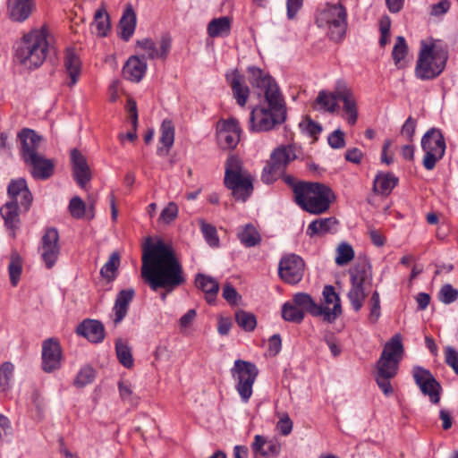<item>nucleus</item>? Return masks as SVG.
Returning <instances> with one entry per match:
<instances>
[{
	"label": "nucleus",
	"instance_id": "09e8293b",
	"mask_svg": "<svg viewBox=\"0 0 458 458\" xmlns=\"http://www.w3.org/2000/svg\"><path fill=\"white\" fill-rule=\"evenodd\" d=\"M22 271V261L18 254V252L14 251L12 253L10 258V263L8 266V273L10 276V282L13 286H16L20 280L21 275Z\"/></svg>",
	"mask_w": 458,
	"mask_h": 458
},
{
	"label": "nucleus",
	"instance_id": "72a5a7b5",
	"mask_svg": "<svg viewBox=\"0 0 458 458\" xmlns=\"http://www.w3.org/2000/svg\"><path fill=\"white\" fill-rule=\"evenodd\" d=\"M64 65L65 71L71 80L69 86L72 87L78 81L81 75V62L80 57L77 55L75 51L72 48H68L65 52Z\"/></svg>",
	"mask_w": 458,
	"mask_h": 458
},
{
	"label": "nucleus",
	"instance_id": "473e14b6",
	"mask_svg": "<svg viewBox=\"0 0 458 458\" xmlns=\"http://www.w3.org/2000/svg\"><path fill=\"white\" fill-rule=\"evenodd\" d=\"M174 142V125L170 119H165L160 126L159 143L162 147H157V154L159 157L168 155L170 148Z\"/></svg>",
	"mask_w": 458,
	"mask_h": 458
},
{
	"label": "nucleus",
	"instance_id": "5fc2aeb1",
	"mask_svg": "<svg viewBox=\"0 0 458 458\" xmlns=\"http://www.w3.org/2000/svg\"><path fill=\"white\" fill-rule=\"evenodd\" d=\"M369 320L371 324H376L381 316L380 297L377 291H375L372 293L369 301Z\"/></svg>",
	"mask_w": 458,
	"mask_h": 458
},
{
	"label": "nucleus",
	"instance_id": "6e6552de",
	"mask_svg": "<svg viewBox=\"0 0 458 458\" xmlns=\"http://www.w3.org/2000/svg\"><path fill=\"white\" fill-rule=\"evenodd\" d=\"M232 377L235 382V389L240 395L241 401L247 403L253 393V385L259 375L257 366L243 360H236L230 369Z\"/></svg>",
	"mask_w": 458,
	"mask_h": 458
},
{
	"label": "nucleus",
	"instance_id": "bf43d9fd",
	"mask_svg": "<svg viewBox=\"0 0 458 458\" xmlns=\"http://www.w3.org/2000/svg\"><path fill=\"white\" fill-rule=\"evenodd\" d=\"M281 452V445L276 439H267L264 452L261 456L264 458H276Z\"/></svg>",
	"mask_w": 458,
	"mask_h": 458
},
{
	"label": "nucleus",
	"instance_id": "5701e85b",
	"mask_svg": "<svg viewBox=\"0 0 458 458\" xmlns=\"http://www.w3.org/2000/svg\"><path fill=\"white\" fill-rule=\"evenodd\" d=\"M225 79L231 87L233 96L236 99L237 104L240 106H245L250 91L244 83V77L238 70H233L225 74Z\"/></svg>",
	"mask_w": 458,
	"mask_h": 458
},
{
	"label": "nucleus",
	"instance_id": "e433bc0d",
	"mask_svg": "<svg viewBox=\"0 0 458 458\" xmlns=\"http://www.w3.org/2000/svg\"><path fill=\"white\" fill-rule=\"evenodd\" d=\"M232 20L222 16L211 20L207 26V33L210 38H225L230 35Z\"/></svg>",
	"mask_w": 458,
	"mask_h": 458
},
{
	"label": "nucleus",
	"instance_id": "f3484780",
	"mask_svg": "<svg viewBox=\"0 0 458 458\" xmlns=\"http://www.w3.org/2000/svg\"><path fill=\"white\" fill-rule=\"evenodd\" d=\"M17 138L20 141V156L24 163L30 160L31 156L40 154L39 148L43 139L36 131L23 128L18 132Z\"/></svg>",
	"mask_w": 458,
	"mask_h": 458
},
{
	"label": "nucleus",
	"instance_id": "774afa93",
	"mask_svg": "<svg viewBox=\"0 0 458 458\" xmlns=\"http://www.w3.org/2000/svg\"><path fill=\"white\" fill-rule=\"evenodd\" d=\"M445 362L458 375V352L453 347H446L445 351Z\"/></svg>",
	"mask_w": 458,
	"mask_h": 458
},
{
	"label": "nucleus",
	"instance_id": "1a4fd4ad",
	"mask_svg": "<svg viewBox=\"0 0 458 458\" xmlns=\"http://www.w3.org/2000/svg\"><path fill=\"white\" fill-rule=\"evenodd\" d=\"M421 148L424 151L422 165L425 169L433 170L437 163L443 158L446 149L445 137L440 129L430 128L421 138Z\"/></svg>",
	"mask_w": 458,
	"mask_h": 458
},
{
	"label": "nucleus",
	"instance_id": "a211bd4d",
	"mask_svg": "<svg viewBox=\"0 0 458 458\" xmlns=\"http://www.w3.org/2000/svg\"><path fill=\"white\" fill-rule=\"evenodd\" d=\"M248 81L250 84L264 92V98L269 93L281 94L280 89L276 81L262 69L251 65L247 68Z\"/></svg>",
	"mask_w": 458,
	"mask_h": 458
},
{
	"label": "nucleus",
	"instance_id": "39448f33",
	"mask_svg": "<svg viewBox=\"0 0 458 458\" xmlns=\"http://www.w3.org/2000/svg\"><path fill=\"white\" fill-rule=\"evenodd\" d=\"M334 199L333 191L326 184L319 182L300 185L295 191L296 204L313 215H319L328 210Z\"/></svg>",
	"mask_w": 458,
	"mask_h": 458
},
{
	"label": "nucleus",
	"instance_id": "b1692460",
	"mask_svg": "<svg viewBox=\"0 0 458 458\" xmlns=\"http://www.w3.org/2000/svg\"><path fill=\"white\" fill-rule=\"evenodd\" d=\"M36 8L34 0H8L7 15L16 22H23L29 19Z\"/></svg>",
	"mask_w": 458,
	"mask_h": 458
},
{
	"label": "nucleus",
	"instance_id": "aec40b11",
	"mask_svg": "<svg viewBox=\"0 0 458 458\" xmlns=\"http://www.w3.org/2000/svg\"><path fill=\"white\" fill-rule=\"evenodd\" d=\"M70 157L73 178L80 187L84 188L91 180V173L87 159L77 148L71 150Z\"/></svg>",
	"mask_w": 458,
	"mask_h": 458
},
{
	"label": "nucleus",
	"instance_id": "f8f14e48",
	"mask_svg": "<svg viewBox=\"0 0 458 458\" xmlns=\"http://www.w3.org/2000/svg\"><path fill=\"white\" fill-rule=\"evenodd\" d=\"M38 252L47 268H52L60 255L59 233L55 227L46 229L38 246Z\"/></svg>",
	"mask_w": 458,
	"mask_h": 458
},
{
	"label": "nucleus",
	"instance_id": "393cba45",
	"mask_svg": "<svg viewBox=\"0 0 458 458\" xmlns=\"http://www.w3.org/2000/svg\"><path fill=\"white\" fill-rule=\"evenodd\" d=\"M76 333L88 339L90 343L99 344L105 339V327L102 322L96 319H85L76 328Z\"/></svg>",
	"mask_w": 458,
	"mask_h": 458
},
{
	"label": "nucleus",
	"instance_id": "412c9836",
	"mask_svg": "<svg viewBox=\"0 0 458 458\" xmlns=\"http://www.w3.org/2000/svg\"><path fill=\"white\" fill-rule=\"evenodd\" d=\"M24 164L30 167V174L36 180H47L55 172V161L47 158L41 153L35 157L31 156V158Z\"/></svg>",
	"mask_w": 458,
	"mask_h": 458
},
{
	"label": "nucleus",
	"instance_id": "4d7b16f0",
	"mask_svg": "<svg viewBox=\"0 0 458 458\" xmlns=\"http://www.w3.org/2000/svg\"><path fill=\"white\" fill-rule=\"evenodd\" d=\"M94 377L95 372L90 366L82 367L74 379V385L78 387H83L91 383Z\"/></svg>",
	"mask_w": 458,
	"mask_h": 458
},
{
	"label": "nucleus",
	"instance_id": "49530a36",
	"mask_svg": "<svg viewBox=\"0 0 458 458\" xmlns=\"http://www.w3.org/2000/svg\"><path fill=\"white\" fill-rule=\"evenodd\" d=\"M305 313L293 301L284 303L282 307V318L288 322L300 324L304 319Z\"/></svg>",
	"mask_w": 458,
	"mask_h": 458
},
{
	"label": "nucleus",
	"instance_id": "7c9ffc66",
	"mask_svg": "<svg viewBox=\"0 0 458 458\" xmlns=\"http://www.w3.org/2000/svg\"><path fill=\"white\" fill-rule=\"evenodd\" d=\"M339 107L338 98H336V83L334 87L333 92L327 90H320L313 103L315 110L334 114Z\"/></svg>",
	"mask_w": 458,
	"mask_h": 458
},
{
	"label": "nucleus",
	"instance_id": "a878e982",
	"mask_svg": "<svg viewBox=\"0 0 458 458\" xmlns=\"http://www.w3.org/2000/svg\"><path fill=\"white\" fill-rule=\"evenodd\" d=\"M147 71L145 57L131 56L123 67V77L132 82H140Z\"/></svg>",
	"mask_w": 458,
	"mask_h": 458
},
{
	"label": "nucleus",
	"instance_id": "6e6d98bb",
	"mask_svg": "<svg viewBox=\"0 0 458 458\" xmlns=\"http://www.w3.org/2000/svg\"><path fill=\"white\" fill-rule=\"evenodd\" d=\"M458 299V290L452 284H444L438 292V300L444 304H451Z\"/></svg>",
	"mask_w": 458,
	"mask_h": 458
},
{
	"label": "nucleus",
	"instance_id": "603ef678",
	"mask_svg": "<svg viewBox=\"0 0 458 458\" xmlns=\"http://www.w3.org/2000/svg\"><path fill=\"white\" fill-rule=\"evenodd\" d=\"M408 53V46L403 36H398L392 51V57L396 66H400L401 62L405 58Z\"/></svg>",
	"mask_w": 458,
	"mask_h": 458
},
{
	"label": "nucleus",
	"instance_id": "ddd939ff",
	"mask_svg": "<svg viewBox=\"0 0 458 458\" xmlns=\"http://www.w3.org/2000/svg\"><path fill=\"white\" fill-rule=\"evenodd\" d=\"M412 374L415 383L420 387L421 393L428 395L432 403H438L442 388L432 373L428 369L417 366L414 367Z\"/></svg>",
	"mask_w": 458,
	"mask_h": 458
},
{
	"label": "nucleus",
	"instance_id": "0e129e2a",
	"mask_svg": "<svg viewBox=\"0 0 458 458\" xmlns=\"http://www.w3.org/2000/svg\"><path fill=\"white\" fill-rule=\"evenodd\" d=\"M178 207L174 202H170L161 212L160 219L169 224L177 217Z\"/></svg>",
	"mask_w": 458,
	"mask_h": 458
},
{
	"label": "nucleus",
	"instance_id": "f257e3e1",
	"mask_svg": "<svg viewBox=\"0 0 458 458\" xmlns=\"http://www.w3.org/2000/svg\"><path fill=\"white\" fill-rule=\"evenodd\" d=\"M141 276L152 291L163 289V301L170 293L186 282L182 266L173 247L158 240L152 242L147 239L141 258Z\"/></svg>",
	"mask_w": 458,
	"mask_h": 458
},
{
	"label": "nucleus",
	"instance_id": "7ed1b4c3",
	"mask_svg": "<svg viewBox=\"0 0 458 458\" xmlns=\"http://www.w3.org/2000/svg\"><path fill=\"white\" fill-rule=\"evenodd\" d=\"M48 29L43 25L23 35L15 50V59L25 68L33 70L46 61L49 51Z\"/></svg>",
	"mask_w": 458,
	"mask_h": 458
},
{
	"label": "nucleus",
	"instance_id": "de8ad7c7",
	"mask_svg": "<svg viewBox=\"0 0 458 458\" xmlns=\"http://www.w3.org/2000/svg\"><path fill=\"white\" fill-rule=\"evenodd\" d=\"M115 352L119 362L125 368L131 369L133 364L131 350L127 344L119 339L115 342Z\"/></svg>",
	"mask_w": 458,
	"mask_h": 458
},
{
	"label": "nucleus",
	"instance_id": "ea45409f",
	"mask_svg": "<svg viewBox=\"0 0 458 458\" xmlns=\"http://www.w3.org/2000/svg\"><path fill=\"white\" fill-rule=\"evenodd\" d=\"M337 221L335 217H326L313 220L307 227L306 233L310 237L323 235L331 232Z\"/></svg>",
	"mask_w": 458,
	"mask_h": 458
},
{
	"label": "nucleus",
	"instance_id": "58836bf2",
	"mask_svg": "<svg viewBox=\"0 0 458 458\" xmlns=\"http://www.w3.org/2000/svg\"><path fill=\"white\" fill-rule=\"evenodd\" d=\"M292 301L301 309L304 313L308 312L313 317L320 316L321 310L318 308V304L314 301L309 293H297L293 295Z\"/></svg>",
	"mask_w": 458,
	"mask_h": 458
},
{
	"label": "nucleus",
	"instance_id": "f704fd0d",
	"mask_svg": "<svg viewBox=\"0 0 458 458\" xmlns=\"http://www.w3.org/2000/svg\"><path fill=\"white\" fill-rule=\"evenodd\" d=\"M237 238L246 248L258 246L262 241L259 232L252 224L239 226L237 229Z\"/></svg>",
	"mask_w": 458,
	"mask_h": 458
},
{
	"label": "nucleus",
	"instance_id": "cd10ccee",
	"mask_svg": "<svg viewBox=\"0 0 458 458\" xmlns=\"http://www.w3.org/2000/svg\"><path fill=\"white\" fill-rule=\"evenodd\" d=\"M351 284L370 286L372 284L371 265L366 258L359 259L350 270Z\"/></svg>",
	"mask_w": 458,
	"mask_h": 458
},
{
	"label": "nucleus",
	"instance_id": "20e7f679",
	"mask_svg": "<svg viewBox=\"0 0 458 458\" xmlns=\"http://www.w3.org/2000/svg\"><path fill=\"white\" fill-rule=\"evenodd\" d=\"M448 57L447 46L440 40L422 41L415 66L416 77L421 81L436 79L445 70Z\"/></svg>",
	"mask_w": 458,
	"mask_h": 458
},
{
	"label": "nucleus",
	"instance_id": "c9c22d12",
	"mask_svg": "<svg viewBox=\"0 0 458 458\" xmlns=\"http://www.w3.org/2000/svg\"><path fill=\"white\" fill-rule=\"evenodd\" d=\"M19 209V203L15 200L6 202L0 208V214L4 220V225L8 229L13 231V234H14V230L18 227L20 223Z\"/></svg>",
	"mask_w": 458,
	"mask_h": 458
},
{
	"label": "nucleus",
	"instance_id": "c756f323",
	"mask_svg": "<svg viewBox=\"0 0 458 458\" xmlns=\"http://www.w3.org/2000/svg\"><path fill=\"white\" fill-rule=\"evenodd\" d=\"M134 295L135 292L132 288L122 290L117 293L113 308L114 312V323L115 325L122 322V320L126 317L129 305L133 300Z\"/></svg>",
	"mask_w": 458,
	"mask_h": 458
},
{
	"label": "nucleus",
	"instance_id": "dca6fc26",
	"mask_svg": "<svg viewBox=\"0 0 458 458\" xmlns=\"http://www.w3.org/2000/svg\"><path fill=\"white\" fill-rule=\"evenodd\" d=\"M336 98L343 103V110L346 114L347 123L354 125L358 120L357 102L352 89L344 80L336 81Z\"/></svg>",
	"mask_w": 458,
	"mask_h": 458
},
{
	"label": "nucleus",
	"instance_id": "4468645a",
	"mask_svg": "<svg viewBox=\"0 0 458 458\" xmlns=\"http://www.w3.org/2000/svg\"><path fill=\"white\" fill-rule=\"evenodd\" d=\"M41 368L46 373L58 370L62 365V348L55 338H47L42 343Z\"/></svg>",
	"mask_w": 458,
	"mask_h": 458
},
{
	"label": "nucleus",
	"instance_id": "2f4dec72",
	"mask_svg": "<svg viewBox=\"0 0 458 458\" xmlns=\"http://www.w3.org/2000/svg\"><path fill=\"white\" fill-rule=\"evenodd\" d=\"M399 178L393 173L378 172L373 182V191L382 196H388L398 184Z\"/></svg>",
	"mask_w": 458,
	"mask_h": 458
},
{
	"label": "nucleus",
	"instance_id": "a18cd8bd",
	"mask_svg": "<svg viewBox=\"0 0 458 458\" xmlns=\"http://www.w3.org/2000/svg\"><path fill=\"white\" fill-rule=\"evenodd\" d=\"M199 225L207 244L211 248H218L220 246V240L216 226L207 223L204 219H199Z\"/></svg>",
	"mask_w": 458,
	"mask_h": 458
},
{
	"label": "nucleus",
	"instance_id": "9d476101",
	"mask_svg": "<svg viewBox=\"0 0 458 458\" xmlns=\"http://www.w3.org/2000/svg\"><path fill=\"white\" fill-rule=\"evenodd\" d=\"M322 18L328 27L329 38L339 42L344 39L347 30V11L341 4H327L322 13Z\"/></svg>",
	"mask_w": 458,
	"mask_h": 458
},
{
	"label": "nucleus",
	"instance_id": "c03bdc74",
	"mask_svg": "<svg viewBox=\"0 0 458 458\" xmlns=\"http://www.w3.org/2000/svg\"><path fill=\"white\" fill-rule=\"evenodd\" d=\"M121 258L117 251H114L109 256L107 261L100 269V275L107 281H113L117 276L118 267L120 266Z\"/></svg>",
	"mask_w": 458,
	"mask_h": 458
},
{
	"label": "nucleus",
	"instance_id": "3c124183",
	"mask_svg": "<svg viewBox=\"0 0 458 458\" xmlns=\"http://www.w3.org/2000/svg\"><path fill=\"white\" fill-rule=\"evenodd\" d=\"M335 263L338 266L348 264L354 258V250L347 242H342L336 249Z\"/></svg>",
	"mask_w": 458,
	"mask_h": 458
},
{
	"label": "nucleus",
	"instance_id": "864d4df0",
	"mask_svg": "<svg viewBox=\"0 0 458 458\" xmlns=\"http://www.w3.org/2000/svg\"><path fill=\"white\" fill-rule=\"evenodd\" d=\"M13 370L14 366L12 362L6 361L0 366V391H6L10 388Z\"/></svg>",
	"mask_w": 458,
	"mask_h": 458
},
{
	"label": "nucleus",
	"instance_id": "e2e57ef3",
	"mask_svg": "<svg viewBox=\"0 0 458 458\" xmlns=\"http://www.w3.org/2000/svg\"><path fill=\"white\" fill-rule=\"evenodd\" d=\"M417 122L411 116H409L402 126L401 134L405 137L407 140L412 141L415 134Z\"/></svg>",
	"mask_w": 458,
	"mask_h": 458
},
{
	"label": "nucleus",
	"instance_id": "0eeeda50",
	"mask_svg": "<svg viewBox=\"0 0 458 458\" xmlns=\"http://www.w3.org/2000/svg\"><path fill=\"white\" fill-rule=\"evenodd\" d=\"M301 148L295 143L276 147L263 167L261 181L266 184L273 183L284 174L292 161L301 158Z\"/></svg>",
	"mask_w": 458,
	"mask_h": 458
},
{
	"label": "nucleus",
	"instance_id": "680f3d73",
	"mask_svg": "<svg viewBox=\"0 0 458 458\" xmlns=\"http://www.w3.org/2000/svg\"><path fill=\"white\" fill-rule=\"evenodd\" d=\"M329 146L332 148L339 149L345 146L344 133L340 129L334 131L327 138Z\"/></svg>",
	"mask_w": 458,
	"mask_h": 458
},
{
	"label": "nucleus",
	"instance_id": "8fccbe9b",
	"mask_svg": "<svg viewBox=\"0 0 458 458\" xmlns=\"http://www.w3.org/2000/svg\"><path fill=\"white\" fill-rule=\"evenodd\" d=\"M235 321L246 332H252L257 327L256 316L242 310L235 312Z\"/></svg>",
	"mask_w": 458,
	"mask_h": 458
},
{
	"label": "nucleus",
	"instance_id": "4c0bfd02",
	"mask_svg": "<svg viewBox=\"0 0 458 458\" xmlns=\"http://www.w3.org/2000/svg\"><path fill=\"white\" fill-rule=\"evenodd\" d=\"M403 345L402 343V335L395 334L386 343L380 356L386 357L390 360H397L400 362L403 358Z\"/></svg>",
	"mask_w": 458,
	"mask_h": 458
},
{
	"label": "nucleus",
	"instance_id": "f03ea898",
	"mask_svg": "<svg viewBox=\"0 0 458 458\" xmlns=\"http://www.w3.org/2000/svg\"><path fill=\"white\" fill-rule=\"evenodd\" d=\"M287 109L282 94L269 93L251 109L249 130L264 132L276 129L286 121Z\"/></svg>",
	"mask_w": 458,
	"mask_h": 458
},
{
	"label": "nucleus",
	"instance_id": "13d9d810",
	"mask_svg": "<svg viewBox=\"0 0 458 458\" xmlns=\"http://www.w3.org/2000/svg\"><path fill=\"white\" fill-rule=\"evenodd\" d=\"M69 210L72 217L80 219L86 215L87 207L82 199L76 196L70 200Z\"/></svg>",
	"mask_w": 458,
	"mask_h": 458
},
{
	"label": "nucleus",
	"instance_id": "423d86ee",
	"mask_svg": "<svg viewBox=\"0 0 458 458\" xmlns=\"http://www.w3.org/2000/svg\"><path fill=\"white\" fill-rule=\"evenodd\" d=\"M253 178L241 162L230 157L225 162L224 183L235 200L245 202L253 192Z\"/></svg>",
	"mask_w": 458,
	"mask_h": 458
},
{
	"label": "nucleus",
	"instance_id": "9b49d317",
	"mask_svg": "<svg viewBox=\"0 0 458 458\" xmlns=\"http://www.w3.org/2000/svg\"><path fill=\"white\" fill-rule=\"evenodd\" d=\"M305 262L303 259L294 253L284 255L278 264V276L288 284H297L304 276Z\"/></svg>",
	"mask_w": 458,
	"mask_h": 458
},
{
	"label": "nucleus",
	"instance_id": "a19ab883",
	"mask_svg": "<svg viewBox=\"0 0 458 458\" xmlns=\"http://www.w3.org/2000/svg\"><path fill=\"white\" fill-rule=\"evenodd\" d=\"M367 287L368 286L362 284H351V289L347 293V297L355 312L360 311L363 307L367 296Z\"/></svg>",
	"mask_w": 458,
	"mask_h": 458
},
{
	"label": "nucleus",
	"instance_id": "2eb2a0df",
	"mask_svg": "<svg viewBox=\"0 0 458 458\" xmlns=\"http://www.w3.org/2000/svg\"><path fill=\"white\" fill-rule=\"evenodd\" d=\"M323 303L318 305L321 310L319 317L327 323H334L342 315V305L339 295L335 293V287L326 285L323 289Z\"/></svg>",
	"mask_w": 458,
	"mask_h": 458
},
{
	"label": "nucleus",
	"instance_id": "4be33fe9",
	"mask_svg": "<svg viewBox=\"0 0 458 458\" xmlns=\"http://www.w3.org/2000/svg\"><path fill=\"white\" fill-rule=\"evenodd\" d=\"M7 193L11 200L17 201L25 210H29L33 197L24 178L11 180L7 187Z\"/></svg>",
	"mask_w": 458,
	"mask_h": 458
},
{
	"label": "nucleus",
	"instance_id": "37998d69",
	"mask_svg": "<svg viewBox=\"0 0 458 458\" xmlns=\"http://www.w3.org/2000/svg\"><path fill=\"white\" fill-rule=\"evenodd\" d=\"M399 361L380 356L377 361V377H394L398 372Z\"/></svg>",
	"mask_w": 458,
	"mask_h": 458
},
{
	"label": "nucleus",
	"instance_id": "c85d7f7f",
	"mask_svg": "<svg viewBox=\"0 0 458 458\" xmlns=\"http://www.w3.org/2000/svg\"><path fill=\"white\" fill-rule=\"evenodd\" d=\"M195 285L206 295V301L208 304H214L219 292L218 281L208 275L199 273L195 276Z\"/></svg>",
	"mask_w": 458,
	"mask_h": 458
},
{
	"label": "nucleus",
	"instance_id": "bb28decb",
	"mask_svg": "<svg viewBox=\"0 0 458 458\" xmlns=\"http://www.w3.org/2000/svg\"><path fill=\"white\" fill-rule=\"evenodd\" d=\"M137 24V15L131 4L125 5L118 24V34L124 41H129L132 37Z\"/></svg>",
	"mask_w": 458,
	"mask_h": 458
},
{
	"label": "nucleus",
	"instance_id": "69168bd1",
	"mask_svg": "<svg viewBox=\"0 0 458 458\" xmlns=\"http://www.w3.org/2000/svg\"><path fill=\"white\" fill-rule=\"evenodd\" d=\"M137 45L141 47L143 50L148 52V56L149 59H157V48L156 43L150 38H144L142 40H139Z\"/></svg>",
	"mask_w": 458,
	"mask_h": 458
},
{
	"label": "nucleus",
	"instance_id": "79ce46f5",
	"mask_svg": "<svg viewBox=\"0 0 458 458\" xmlns=\"http://www.w3.org/2000/svg\"><path fill=\"white\" fill-rule=\"evenodd\" d=\"M94 25L97 30V34L99 37H106L110 31V17L106 11V7L102 4L97 9L94 14Z\"/></svg>",
	"mask_w": 458,
	"mask_h": 458
},
{
	"label": "nucleus",
	"instance_id": "052dcab7",
	"mask_svg": "<svg viewBox=\"0 0 458 458\" xmlns=\"http://www.w3.org/2000/svg\"><path fill=\"white\" fill-rule=\"evenodd\" d=\"M300 128L311 137H316L322 131V126L318 123L314 122L310 117H307L303 122L300 123Z\"/></svg>",
	"mask_w": 458,
	"mask_h": 458
},
{
	"label": "nucleus",
	"instance_id": "338daca9",
	"mask_svg": "<svg viewBox=\"0 0 458 458\" xmlns=\"http://www.w3.org/2000/svg\"><path fill=\"white\" fill-rule=\"evenodd\" d=\"M222 296L231 305L237 304L238 300L240 299V295L238 294L237 291L229 283L224 285Z\"/></svg>",
	"mask_w": 458,
	"mask_h": 458
},
{
	"label": "nucleus",
	"instance_id": "6ab92c4d",
	"mask_svg": "<svg viewBox=\"0 0 458 458\" xmlns=\"http://www.w3.org/2000/svg\"><path fill=\"white\" fill-rule=\"evenodd\" d=\"M241 128L235 119L224 121L217 131V141L224 149H233L240 141Z\"/></svg>",
	"mask_w": 458,
	"mask_h": 458
}]
</instances>
